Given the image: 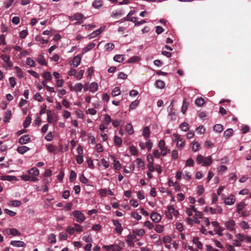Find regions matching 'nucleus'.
I'll list each match as a JSON object with an SVG mask.
<instances>
[{
	"mask_svg": "<svg viewBox=\"0 0 251 251\" xmlns=\"http://www.w3.org/2000/svg\"><path fill=\"white\" fill-rule=\"evenodd\" d=\"M131 216L137 220H140L142 218L141 216L139 215V214L136 212H132Z\"/></svg>",
	"mask_w": 251,
	"mask_h": 251,
	"instance_id": "58",
	"label": "nucleus"
},
{
	"mask_svg": "<svg viewBox=\"0 0 251 251\" xmlns=\"http://www.w3.org/2000/svg\"><path fill=\"white\" fill-rule=\"evenodd\" d=\"M103 30V29H102V27H100V29L93 31L89 35V38L92 39L96 37V36L100 34Z\"/></svg>",
	"mask_w": 251,
	"mask_h": 251,
	"instance_id": "15",
	"label": "nucleus"
},
{
	"mask_svg": "<svg viewBox=\"0 0 251 251\" xmlns=\"http://www.w3.org/2000/svg\"><path fill=\"white\" fill-rule=\"evenodd\" d=\"M10 245L15 247H25V243L21 241H12L10 243Z\"/></svg>",
	"mask_w": 251,
	"mask_h": 251,
	"instance_id": "14",
	"label": "nucleus"
},
{
	"mask_svg": "<svg viewBox=\"0 0 251 251\" xmlns=\"http://www.w3.org/2000/svg\"><path fill=\"white\" fill-rule=\"evenodd\" d=\"M3 232L7 235L12 236H20L21 235V233L15 228H6L4 229Z\"/></svg>",
	"mask_w": 251,
	"mask_h": 251,
	"instance_id": "6",
	"label": "nucleus"
},
{
	"mask_svg": "<svg viewBox=\"0 0 251 251\" xmlns=\"http://www.w3.org/2000/svg\"><path fill=\"white\" fill-rule=\"evenodd\" d=\"M113 166H114V169L115 170H118V171L120 170L122 168V166H121V164L120 163L119 161H117L116 160H114Z\"/></svg>",
	"mask_w": 251,
	"mask_h": 251,
	"instance_id": "45",
	"label": "nucleus"
},
{
	"mask_svg": "<svg viewBox=\"0 0 251 251\" xmlns=\"http://www.w3.org/2000/svg\"><path fill=\"white\" fill-rule=\"evenodd\" d=\"M28 32L27 30H23L20 32V37L22 39H24L27 36Z\"/></svg>",
	"mask_w": 251,
	"mask_h": 251,
	"instance_id": "59",
	"label": "nucleus"
},
{
	"mask_svg": "<svg viewBox=\"0 0 251 251\" xmlns=\"http://www.w3.org/2000/svg\"><path fill=\"white\" fill-rule=\"evenodd\" d=\"M81 57L80 55L75 56L73 59V65L74 67H77L80 63Z\"/></svg>",
	"mask_w": 251,
	"mask_h": 251,
	"instance_id": "13",
	"label": "nucleus"
},
{
	"mask_svg": "<svg viewBox=\"0 0 251 251\" xmlns=\"http://www.w3.org/2000/svg\"><path fill=\"white\" fill-rule=\"evenodd\" d=\"M2 180H8V181H12L13 180L16 179L15 176H2Z\"/></svg>",
	"mask_w": 251,
	"mask_h": 251,
	"instance_id": "54",
	"label": "nucleus"
},
{
	"mask_svg": "<svg viewBox=\"0 0 251 251\" xmlns=\"http://www.w3.org/2000/svg\"><path fill=\"white\" fill-rule=\"evenodd\" d=\"M36 190L38 191H43L44 192H47L48 191V188L47 185H45L44 186H41L40 188L39 187H37L36 188Z\"/></svg>",
	"mask_w": 251,
	"mask_h": 251,
	"instance_id": "56",
	"label": "nucleus"
},
{
	"mask_svg": "<svg viewBox=\"0 0 251 251\" xmlns=\"http://www.w3.org/2000/svg\"><path fill=\"white\" fill-rule=\"evenodd\" d=\"M30 141V138L29 137L28 135H25L21 136L19 139V143L20 144H25Z\"/></svg>",
	"mask_w": 251,
	"mask_h": 251,
	"instance_id": "11",
	"label": "nucleus"
},
{
	"mask_svg": "<svg viewBox=\"0 0 251 251\" xmlns=\"http://www.w3.org/2000/svg\"><path fill=\"white\" fill-rule=\"evenodd\" d=\"M196 161L198 164L203 163L202 166H209L212 163V159L211 156L204 157L201 154H199L196 159Z\"/></svg>",
	"mask_w": 251,
	"mask_h": 251,
	"instance_id": "2",
	"label": "nucleus"
},
{
	"mask_svg": "<svg viewBox=\"0 0 251 251\" xmlns=\"http://www.w3.org/2000/svg\"><path fill=\"white\" fill-rule=\"evenodd\" d=\"M246 204L244 202H241L237 205V212L240 213V211L245 207Z\"/></svg>",
	"mask_w": 251,
	"mask_h": 251,
	"instance_id": "53",
	"label": "nucleus"
},
{
	"mask_svg": "<svg viewBox=\"0 0 251 251\" xmlns=\"http://www.w3.org/2000/svg\"><path fill=\"white\" fill-rule=\"evenodd\" d=\"M113 59L115 61L120 63L124 60V57L123 55L117 54L114 57Z\"/></svg>",
	"mask_w": 251,
	"mask_h": 251,
	"instance_id": "28",
	"label": "nucleus"
},
{
	"mask_svg": "<svg viewBox=\"0 0 251 251\" xmlns=\"http://www.w3.org/2000/svg\"><path fill=\"white\" fill-rule=\"evenodd\" d=\"M126 129L128 133L130 135L132 134L134 132L133 127L130 124H128L126 125Z\"/></svg>",
	"mask_w": 251,
	"mask_h": 251,
	"instance_id": "32",
	"label": "nucleus"
},
{
	"mask_svg": "<svg viewBox=\"0 0 251 251\" xmlns=\"http://www.w3.org/2000/svg\"><path fill=\"white\" fill-rule=\"evenodd\" d=\"M114 142L116 145L120 146L122 144V140L120 137L116 135L114 138Z\"/></svg>",
	"mask_w": 251,
	"mask_h": 251,
	"instance_id": "44",
	"label": "nucleus"
},
{
	"mask_svg": "<svg viewBox=\"0 0 251 251\" xmlns=\"http://www.w3.org/2000/svg\"><path fill=\"white\" fill-rule=\"evenodd\" d=\"M143 135L145 139H147L149 137L150 135V130L148 126H146L144 128Z\"/></svg>",
	"mask_w": 251,
	"mask_h": 251,
	"instance_id": "22",
	"label": "nucleus"
},
{
	"mask_svg": "<svg viewBox=\"0 0 251 251\" xmlns=\"http://www.w3.org/2000/svg\"><path fill=\"white\" fill-rule=\"evenodd\" d=\"M39 175V171L35 167L32 168L28 171V175H23L21 177L25 181H36L37 176Z\"/></svg>",
	"mask_w": 251,
	"mask_h": 251,
	"instance_id": "1",
	"label": "nucleus"
},
{
	"mask_svg": "<svg viewBox=\"0 0 251 251\" xmlns=\"http://www.w3.org/2000/svg\"><path fill=\"white\" fill-rule=\"evenodd\" d=\"M43 77L45 78V80H50L51 79V75L50 73L48 72H46L43 74Z\"/></svg>",
	"mask_w": 251,
	"mask_h": 251,
	"instance_id": "52",
	"label": "nucleus"
},
{
	"mask_svg": "<svg viewBox=\"0 0 251 251\" xmlns=\"http://www.w3.org/2000/svg\"><path fill=\"white\" fill-rule=\"evenodd\" d=\"M213 129L217 132H221L223 130V126L221 124H216L214 126Z\"/></svg>",
	"mask_w": 251,
	"mask_h": 251,
	"instance_id": "30",
	"label": "nucleus"
},
{
	"mask_svg": "<svg viewBox=\"0 0 251 251\" xmlns=\"http://www.w3.org/2000/svg\"><path fill=\"white\" fill-rule=\"evenodd\" d=\"M103 5V1L102 0H95L92 3V5L95 8H99Z\"/></svg>",
	"mask_w": 251,
	"mask_h": 251,
	"instance_id": "17",
	"label": "nucleus"
},
{
	"mask_svg": "<svg viewBox=\"0 0 251 251\" xmlns=\"http://www.w3.org/2000/svg\"><path fill=\"white\" fill-rule=\"evenodd\" d=\"M82 88L83 85L81 83H77L74 86V90L76 92H80L82 90Z\"/></svg>",
	"mask_w": 251,
	"mask_h": 251,
	"instance_id": "46",
	"label": "nucleus"
},
{
	"mask_svg": "<svg viewBox=\"0 0 251 251\" xmlns=\"http://www.w3.org/2000/svg\"><path fill=\"white\" fill-rule=\"evenodd\" d=\"M233 130L232 128H228L224 132V136L226 138H228L232 136Z\"/></svg>",
	"mask_w": 251,
	"mask_h": 251,
	"instance_id": "27",
	"label": "nucleus"
},
{
	"mask_svg": "<svg viewBox=\"0 0 251 251\" xmlns=\"http://www.w3.org/2000/svg\"><path fill=\"white\" fill-rule=\"evenodd\" d=\"M35 40L37 41H40L43 44H47L48 43V40L44 39L40 36H37L35 38Z\"/></svg>",
	"mask_w": 251,
	"mask_h": 251,
	"instance_id": "50",
	"label": "nucleus"
},
{
	"mask_svg": "<svg viewBox=\"0 0 251 251\" xmlns=\"http://www.w3.org/2000/svg\"><path fill=\"white\" fill-rule=\"evenodd\" d=\"M121 93L120 88L119 87H115L112 92V96L116 97L119 95Z\"/></svg>",
	"mask_w": 251,
	"mask_h": 251,
	"instance_id": "35",
	"label": "nucleus"
},
{
	"mask_svg": "<svg viewBox=\"0 0 251 251\" xmlns=\"http://www.w3.org/2000/svg\"><path fill=\"white\" fill-rule=\"evenodd\" d=\"M114 44L111 43H107L105 46V48L106 50H111L114 49Z\"/></svg>",
	"mask_w": 251,
	"mask_h": 251,
	"instance_id": "51",
	"label": "nucleus"
},
{
	"mask_svg": "<svg viewBox=\"0 0 251 251\" xmlns=\"http://www.w3.org/2000/svg\"><path fill=\"white\" fill-rule=\"evenodd\" d=\"M139 60V57L138 56H133L131 58H130L127 61V62L129 63H132L135 62H137Z\"/></svg>",
	"mask_w": 251,
	"mask_h": 251,
	"instance_id": "61",
	"label": "nucleus"
},
{
	"mask_svg": "<svg viewBox=\"0 0 251 251\" xmlns=\"http://www.w3.org/2000/svg\"><path fill=\"white\" fill-rule=\"evenodd\" d=\"M193 243L197 246L198 248L201 249L202 247V244L201 242L199 241V238L198 237H195L193 239Z\"/></svg>",
	"mask_w": 251,
	"mask_h": 251,
	"instance_id": "25",
	"label": "nucleus"
},
{
	"mask_svg": "<svg viewBox=\"0 0 251 251\" xmlns=\"http://www.w3.org/2000/svg\"><path fill=\"white\" fill-rule=\"evenodd\" d=\"M155 85L157 88L159 89L164 88L165 85L164 82L161 80H156Z\"/></svg>",
	"mask_w": 251,
	"mask_h": 251,
	"instance_id": "26",
	"label": "nucleus"
},
{
	"mask_svg": "<svg viewBox=\"0 0 251 251\" xmlns=\"http://www.w3.org/2000/svg\"><path fill=\"white\" fill-rule=\"evenodd\" d=\"M133 232L139 236H143L145 234V231L143 229H136L133 230Z\"/></svg>",
	"mask_w": 251,
	"mask_h": 251,
	"instance_id": "39",
	"label": "nucleus"
},
{
	"mask_svg": "<svg viewBox=\"0 0 251 251\" xmlns=\"http://www.w3.org/2000/svg\"><path fill=\"white\" fill-rule=\"evenodd\" d=\"M163 226L157 225L155 226V230L158 233H161L163 230Z\"/></svg>",
	"mask_w": 251,
	"mask_h": 251,
	"instance_id": "60",
	"label": "nucleus"
},
{
	"mask_svg": "<svg viewBox=\"0 0 251 251\" xmlns=\"http://www.w3.org/2000/svg\"><path fill=\"white\" fill-rule=\"evenodd\" d=\"M74 228L75 230L78 232H81L83 230V227L77 224H74Z\"/></svg>",
	"mask_w": 251,
	"mask_h": 251,
	"instance_id": "55",
	"label": "nucleus"
},
{
	"mask_svg": "<svg viewBox=\"0 0 251 251\" xmlns=\"http://www.w3.org/2000/svg\"><path fill=\"white\" fill-rule=\"evenodd\" d=\"M22 204V202L20 201L14 200L11 201L9 203V205L13 206H19Z\"/></svg>",
	"mask_w": 251,
	"mask_h": 251,
	"instance_id": "43",
	"label": "nucleus"
},
{
	"mask_svg": "<svg viewBox=\"0 0 251 251\" xmlns=\"http://www.w3.org/2000/svg\"><path fill=\"white\" fill-rule=\"evenodd\" d=\"M168 211L169 214L173 213V215L175 216H176L178 215V211L176 210H175L174 206L173 205H170L168 206Z\"/></svg>",
	"mask_w": 251,
	"mask_h": 251,
	"instance_id": "19",
	"label": "nucleus"
},
{
	"mask_svg": "<svg viewBox=\"0 0 251 251\" xmlns=\"http://www.w3.org/2000/svg\"><path fill=\"white\" fill-rule=\"evenodd\" d=\"M37 61L42 65H46L47 63L43 54H40L37 59Z\"/></svg>",
	"mask_w": 251,
	"mask_h": 251,
	"instance_id": "21",
	"label": "nucleus"
},
{
	"mask_svg": "<svg viewBox=\"0 0 251 251\" xmlns=\"http://www.w3.org/2000/svg\"><path fill=\"white\" fill-rule=\"evenodd\" d=\"M137 166L138 168H141L143 169L144 168V163L143 160L140 158H137L136 160Z\"/></svg>",
	"mask_w": 251,
	"mask_h": 251,
	"instance_id": "42",
	"label": "nucleus"
},
{
	"mask_svg": "<svg viewBox=\"0 0 251 251\" xmlns=\"http://www.w3.org/2000/svg\"><path fill=\"white\" fill-rule=\"evenodd\" d=\"M139 103V101L138 100H135V101L131 102L129 106V109L132 110L135 108Z\"/></svg>",
	"mask_w": 251,
	"mask_h": 251,
	"instance_id": "49",
	"label": "nucleus"
},
{
	"mask_svg": "<svg viewBox=\"0 0 251 251\" xmlns=\"http://www.w3.org/2000/svg\"><path fill=\"white\" fill-rule=\"evenodd\" d=\"M150 217L151 219L152 220V221L154 223H158L161 219V216L159 214L155 212H151Z\"/></svg>",
	"mask_w": 251,
	"mask_h": 251,
	"instance_id": "10",
	"label": "nucleus"
},
{
	"mask_svg": "<svg viewBox=\"0 0 251 251\" xmlns=\"http://www.w3.org/2000/svg\"><path fill=\"white\" fill-rule=\"evenodd\" d=\"M84 73V71L83 70H80L76 76L77 79H78V80L81 79L83 76Z\"/></svg>",
	"mask_w": 251,
	"mask_h": 251,
	"instance_id": "62",
	"label": "nucleus"
},
{
	"mask_svg": "<svg viewBox=\"0 0 251 251\" xmlns=\"http://www.w3.org/2000/svg\"><path fill=\"white\" fill-rule=\"evenodd\" d=\"M26 64L30 67H34L35 66V61L30 57H28L26 58Z\"/></svg>",
	"mask_w": 251,
	"mask_h": 251,
	"instance_id": "38",
	"label": "nucleus"
},
{
	"mask_svg": "<svg viewBox=\"0 0 251 251\" xmlns=\"http://www.w3.org/2000/svg\"><path fill=\"white\" fill-rule=\"evenodd\" d=\"M14 69L16 71L17 74V76L19 78H23L24 77V75H23V73H22V71L21 69V68H20L18 66H15L14 67Z\"/></svg>",
	"mask_w": 251,
	"mask_h": 251,
	"instance_id": "36",
	"label": "nucleus"
},
{
	"mask_svg": "<svg viewBox=\"0 0 251 251\" xmlns=\"http://www.w3.org/2000/svg\"><path fill=\"white\" fill-rule=\"evenodd\" d=\"M174 139L173 141L176 142V146L178 148L182 149L184 145L185 142L184 140L181 138V136L177 133L173 134Z\"/></svg>",
	"mask_w": 251,
	"mask_h": 251,
	"instance_id": "3",
	"label": "nucleus"
},
{
	"mask_svg": "<svg viewBox=\"0 0 251 251\" xmlns=\"http://www.w3.org/2000/svg\"><path fill=\"white\" fill-rule=\"evenodd\" d=\"M98 85L96 82L91 83L90 85V90L91 92H95L98 89Z\"/></svg>",
	"mask_w": 251,
	"mask_h": 251,
	"instance_id": "34",
	"label": "nucleus"
},
{
	"mask_svg": "<svg viewBox=\"0 0 251 251\" xmlns=\"http://www.w3.org/2000/svg\"><path fill=\"white\" fill-rule=\"evenodd\" d=\"M164 31V29L160 26H156L155 27V32L157 34H160Z\"/></svg>",
	"mask_w": 251,
	"mask_h": 251,
	"instance_id": "63",
	"label": "nucleus"
},
{
	"mask_svg": "<svg viewBox=\"0 0 251 251\" xmlns=\"http://www.w3.org/2000/svg\"><path fill=\"white\" fill-rule=\"evenodd\" d=\"M129 150H130V153L132 155H134V156L138 155V152L136 148L134 146H130L129 148Z\"/></svg>",
	"mask_w": 251,
	"mask_h": 251,
	"instance_id": "40",
	"label": "nucleus"
},
{
	"mask_svg": "<svg viewBox=\"0 0 251 251\" xmlns=\"http://www.w3.org/2000/svg\"><path fill=\"white\" fill-rule=\"evenodd\" d=\"M112 223L116 227L115 230L116 232L121 234L123 230L121 226V224L119 222V221L116 220H113Z\"/></svg>",
	"mask_w": 251,
	"mask_h": 251,
	"instance_id": "7",
	"label": "nucleus"
},
{
	"mask_svg": "<svg viewBox=\"0 0 251 251\" xmlns=\"http://www.w3.org/2000/svg\"><path fill=\"white\" fill-rule=\"evenodd\" d=\"M95 46V44L94 43H91L90 44H89L87 47L84 48L82 50V53H84L88 51L92 50L93 49Z\"/></svg>",
	"mask_w": 251,
	"mask_h": 251,
	"instance_id": "24",
	"label": "nucleus"
},
{
	"mask_svg": "<svg viewBox=\"0 0 251 251\" xmlns=\"http://www.w3.org/2000/svg\"><path fill=\"white\" fill-rule=\"evenodd\" d=\"M134 13V11L131 10L127 14L126 17L124 18V21H129L132 22H135L137 20L136 18L135 17H130Z\"/></svg>",
	"mask_w": 251,
	"mask_h": 251,
	"instance_id": "12",
	"label": "nucleus"
},
{
	"mask_svg": "<svg viewBox=\"0 0 251 251\" xmlns=\"http://www.w3.org/2000/svg\"><path fill=\"white\" fill-rule=\"evenodd\" d=\"M205 103V101L202 98H198L195 101V104L199 106L203 105Z\"/></svg>",
	"mask_w": 251,
	"mask_h": 251,
	"instance_id": "37",
	"label": "nucleus"
},
{
	"mask_svg": "<svg viewBox=\"0 0 251 251\" xmlns=\"http://www.w3.org/2000/svg\"><path fill=\"white\" fill-rule=\"evenodd\" d=\"M189 104V103L187 101L186 99H184L183 101V105L181 108V111L183 114L185 113Z\"/></svg>",
	"mask_w": 251,
	"mask_h": 251,
	"instance_id": "23",
	"label": "nucleus"
},
{
	"mask_svg": "<svg viewBox=\"0 0 251 251\" xmlns=\"http://www.w3.org/2000/svg\"><path fill=\"white\" fill-rule=\"evenodd\" d=\"M235 225V223L233 219H231L225 223V226L226 228L230 231H235V229L234 227Z\"/></svg>",
	"mask_w": 251,
	"mask_h": 251,
	"instance_id": "8",
	"label": "nucleus"
},
{
	"mask_svg": "<svg viewBox=\"0 0 251 251\" xmlns=\"http://www.w3.org/2000/svg\"><path fill=\"white\" fill-rule=\"evenodd\" d=\"M47 113V121L48 123H52L56 121V116L54 114H52L50 110H48Z\"/></svg>",
	"mask_w": 251,
	"mask_h": 251,
	"instance_id": "9",
	"label": "nucleus"
},
{
	"mask_svg": "<svg viewBox=\"0 0 251 251\" xmlns=\"http://www.w3.org/2000/svg\"><path fill=\"white\" fill-rule=\"evenodd\" d=\"M29 150V148L26 146H25L19 147L17 149V151L19 153L22 154H24L27 151H28Z\"/></svg>",
	"mask_w": 251,
	"mask_h": 251,
	"instance_id": "16",
	"label": "nucleus"
},
{
	"mask_svg": "<svg viewBox=\"0 0 251 251\" xmlns=\"http://www.w3.org/2000/svg\"><path fill=\"white\" fill-rule=\"evenodd\" d=\"M168 111L169 112L168 114V116L171 120L174 121L176 120V114L175 111H174L173 108V105L172 104V102L170 104L168 108Z\"/></svg>",
	"mask_w": 251,
	"mask_h": 251,
	"instance_id": "5",
	"label": "nucleus"
},
{
	"mask_svg": "<svg viewBox=\"0 0 251 251\" xmlns=\"http://www.w3.org/2000/svg\"><path fill=\"white\" fill-rule=\"evenodd\" d=\"M191 145H192V151L194 152L197 151L199 150L200 147V144L196 141L193 142L191 143Z\"/></svg>",
	"mask_w": 251,
	"mask_h": 251,
	"instance_id": "20",
	"label": "nucleus"
},
{
	"mask_svg": "<svg viewBox=\"0 0 251 251\" xmlns=\"http://www.w3.org/2000/svg\"><path fill=\"white\" fill-rule=\"evenodd\" d=\"M11 116V111L10 110L7 111L4 114V118L3 119V121L4 123H7L8 122L9 120L10 119Z\"/></svg>",
	"mask_w": 251,
	"mask_h": 251,
	"instance_id": "29",
	"label": "nucleus"
},
{
	"mask_svg": "<svg viewBox=\"0 0 251 251\" xmlns=\"http://www.w3.org/2000/svg\"><path fill=\"white\" fill-rule=\"evenodd\" d=\"M112 121L110 116L107 114L105 115L103 122L106 124H109Z\"/></svg>",
	"mask_w": 251,
	"mask_h": 251,
	"instance_id": "64",
	"label": "nucleus"
},
{
	"mask_svg": "<svg viewBox=\"0 0 251 251\" xmlns=\"http://www.w3.org/2000/svg\"><path fill=\"white\" fill-rule=\"evenodd\" d=\"M1 59L5 62L6 63H8L10 61V56L6 54H2L0 56Z\"/></svg>",
	"mask_w": 251,
	"mask_h": 251,
	"instance_id": "57",
	"label": "nucleus"
},
{
	"mask_svg": "<svg viewBox=\"0 0 251 251\" xmlns=\"http://www.w3.org/2000/svg\"><path fill=\"white\" fill-rule=\"evenodd\" d=\"M179 128L184 131H187L189 128V124L186 122H183L179 126Z\"/></svg>",
	"mask_w": 251,
	"mask_h": 251,
	"instance_id": "31",
	"label": "nucleus"
},
{
	"mask_svg": "<svg viewBox=\"0 0 251 251\" xmlns=\"http://www.w3.org/2000/svg\"><path fill=\"white\" fill-rule=\"evenodd\" d=\"M72 18H73L75 20L79 21L82 20V19L83 18V16L82 14L77 13L74 14V15L73 16Z\"/></svg>",
	"mask_w": 251,
	"mask_h": 251,
	"instance_id": "41",
	"label": "nucleus"
},
{
	"mask_svg": "<svg viewBox=\"0 0 251 251\" xmlns=\"http://www.w3.org/2000/svg\"><path fill=\"white\" fill-rule=\"evenodd\" d=\"M76 174L75 172L73 170H72L70 173V181L71 182H73L76 178Z\"/></svg>",
	"mask_w": 251,
	"mask_h": 251,
	"instance_id": "47",
	"label": "nucleus"
},
{
	"mask_svg": "<svg viewBox=\"0 0 251 251\" xmlns=\"http://www.w3.org/2000/svg\"><path fill=\"white\" fill-rule=\"evenodd\" d=\"M31 121V117L29 116H28L25 120L24 123V126L26 128L30 124Z\"/></svg>",
	"mask_w": 251,
	"mask_h": 251,
	"instance_id": "48",
	"label": "nucleus"
},
{
	"mask_svg": "<svg viewBox=\"0 0 251 251\" xmlns=\"http://www.w3.org/2000/svg\"><path fill=\"white\" fill-rule=\"evenodd\" d=\"M72 215L75 217L76 222L81 223L85 220L84 215L79 211L75 210L72 212Z\"/></svg>",
	"mask_w": 251,
	"mask_h": 251,
	"instance_id": "4",
	"label": "nucleus"
},
{
	"mask_svg": "<svg viewBox=\"0 0 251 251\" xmlns=\"http://www.w3.org/2000/svg\"><path fill=\"white\" fill-rule=\"evenodd\" d=\"M225 202L227 205H232L235 202V199L233 198V196H230L229 197L226 198L225 200Z\"/></svg>",
	"mask_w": 251,
	"mask_h": 251,
	"instance_id": "18",
	"label": "nucleus"
},
{
	"mask_svg": "<svg viewBox=\"0 0 251 251\" xmlns=\"http://www.w3.org/2000/svg\"><path fill=\"white\" fill-rule=\"evenodd\" d=\"M48 240L50 244L56 243V240L55 234L52 233L50 234L48 238Z\"/></svg>",
	"mask_w": 251,
	"mask_h": 251,
	"instance_id": "33",
	"label": "nucleus"
}]
</instances>
